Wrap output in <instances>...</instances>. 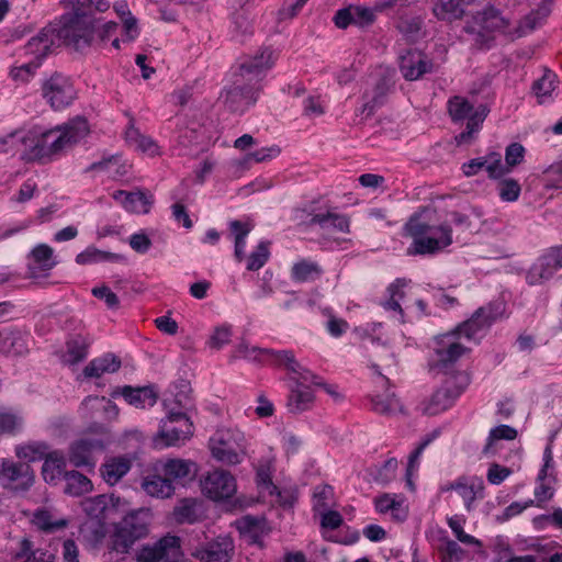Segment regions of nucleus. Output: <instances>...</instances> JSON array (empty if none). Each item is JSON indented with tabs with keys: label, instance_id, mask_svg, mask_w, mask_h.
<instances>
[{
	"label": "nucleus",
	"instance_id": "2",
	"mask_svg": "<svg viewBox=\"0 0 562 562\" xmlns=\"http://www.w3.org/2000/svg\"><path fill=\"white\" fill-rule=\"evenodd\" d=\"M72 13L61 16V25L55 29L57 37L67 46L81 50L91 45L97 31L98 20L94 12H105L110 8L106 0H66Z\"/></svg>",
	"mask_w": 562,
	"mask_h": 562
},
{
	"label": "nucleus",
	"instance_id": "16",
	"mask_svg": "<svg viewBox=\"0 0 562 562\" xmlns=\"http://www.w3.org/2000/svg\"><path fill=\"white\" fill-rule=\"evenodd\" d=\"M483 168H485L491 179H501L509 172V169L504 166L502 156L498 153H491L485 157L474 158L462 165V171L465 177L475 176Z\"/></svg>",
	"mask_w": 562,
	"mask_h": 562
},
{
	"label": "nucleus",
	"instance_id": "56",
	"mask_svg": "<svg viewBox=\"0 0 562 562\" xmlns=\"http://www.w3.org/2000/svg\"><path fill=\"white\" fill-rule=\"evenodd\" d=\"M67 355L69 363L75 364L82 361L88 355V342L82 337H76L67 342Z\"/></svg>",
	"mask_w": 562,
	"mask_h": 562
},
{
	"label": "nucleus",
	"instance_id": "24",
	"mask_svg": "<svg viewBox=\"0 0 562 562\" xmlns=\"http://www.w3.org/2000/svg\"><path fill=\"white\" fill-rule=\"evenodd\" d=\"M371 368L381 376L382 370L392 371L396 367L394 353L384 344L373 342L370 351Z\"/></svg>",
	"mask_w": 562,
	"mask_h": 562
},
{
	"label": "nucleus",
	"instance_id": "64",
	"mask_svg": "<svg viewBox=\"0 0 562 562\" xmlns=\"http://www.w3.org/2000/svg\"><path fill=\"white\" fill-rule=\"evenodd\" d=\"M397 465L398 463L395 458L387 459L378 470L374 480L381 484L390 483L395 477Z\"/></svg>",
	"mask_w": 562,
	"mask_h": 562
},
{
	"label": "nucleus",
	"instance_id": "43",
	"mask_svg": "<svg viewBox=\"0 0 562 562\" xmlns=\"http://www.w3.org/2000/svg\"><path fill=\"white\" fill-rule=\"evenodd\" d=\"M32 522L42 531L55 532L67 527L68 521L64 518H54L50 512L45 509L36 510L33 515Z\"/></svg>",
	"mask_w": 562,
	"mask_h": 562
},
{
	"label": "nucleus",
	"instance_id": "48",
	"mask_svg": "<svg viewBox=\"0 0 562 562\" xmlns=\"http://www.w3.org/2000/svg\"><path fill=\"white\" fill-rule=\"evenodd\" d=\"M22 417L13 411L0 408V436L12 435L21 429Z\"/></svg>",
	"mask_w": 562,
	"mask_h": 562
},
{
	"label": "nucleus",
	"instance_id": "32",
	"mask_svg": "<svg viewBox=\"0 0 562 562\" xmlns=\"http://www.w3.org/2000/svg\"><path fill=\"white\" fill-rule=\"evenodd\" d=\"M272 64V52L269 48H263L254 57L241 63L239 66V72H236L235 76L244 77L245 75L250 74L257 75L263 69L270 68Z\"/></svg>",
	"mask_w": 562,
	"mask_h": 562
},
{
	"label": "nucleus",
	"instance_id": "29",
	"mask_svg": "<svg viewBox=\"0 0 562 562\" xmlns=\"http://www.w3.org/2000/svg\"><path fill=\"white\" fill-rule=\"evenodd\" d=\"M131 469V461L125 457H116L108 460L101 467V475L110 484H116Z\"/></svg>",
	"mask_w": 562,
	"mask_h": 562
},
{
	"label": "nucleus",
	"instance_id": "26",
	"mask_svg": "<svg viewBox=\"0 0 562 562\" xmlns=\"http://www.w3.org/2000/svg\"><path fill=\"white\" fill-rule=\"evenodd\" d=\"M314 401L315 395L310 386L300 387L294 385L288 397L286 408L292 414H300L310 409Z\"/></svg>",
	"mask_w": 562,
	"mask_h": 562
},
{
	"label": "nucleus",
	"instance_id": "27",
	"mask_svg": "<svg viewBox=\"0 0 562 562\" xmlns=\"http://www.w3.org/2000/svg\"><path fill=\"white\" fill-rule=\"evenodd\" d=\"M0 351L12 355H22L26 351L23 334L12 327L0 328Z\"/></svg>",
	"mask_w": 562,
	"mask_h": 562
},
{
	"label": "nucleus",
	"instance_id": "20",
	"mask_svg": "<svg viewBox=\"0 0 562 562\" xmlns=\"http://www.w3.org/2000/svg\"><path fill=\"white\" fill-rule=\"evenodd\" d=\"M236 526L249 543L262 547V539L268 533L265 518L244 516L236 521Z\"/></svg>",
	"mask_w": 562,
	"mask_h": 562
},
{
	"label": "nucleus",
	"instance_id": "57",
	"mask_svg": "<svg viewBox=\"0 0 562 562\" xmlns=\"http://www.w3.org/2000/svg\"><path fill=\"white\" fill-rule=\"evenodd\" d=\"M423 20L418 16L401 18L397 23L398 31L411 41L417 40L422 31Z\"/></svg>",
	"mask_w": 562,
	"mask_h": 562
},
{
	"label": "nucleus",
	"instance_id": "19",
	"mask_svg": "<svg viewBox=\"0 0 562 562\" xmlns=\"http://www.w3.org/2000/svg\"><path fill=\"white\" fill-rule=\"evenodd\" d=\"M5 487L15 492H25L34 483V471L27 463L8 461Z\"/></svg>",
	"mask_w": 562,
	"mask_h": 562
},
{
	"label": "nucleus",
	"instance_id": "33",
	"mask_svg": "<svg viewBox=\"0 0 562 562\" xmlns=\"http://www.w3.org/2000/svg\"><path fill=\"white\" fill-rule=\"evenodd\" d=\"M114 11L120 15L123 23V41L132 42L139 34L137 19L132 15L126 1L122 0L113 5Z\"/></svg>",
	"mask_w": 562,
	"mask_h": 562
},
{
	"label": "nucleus",
	"instance_id": "50",
	"mask_svg": "<svg viewBox=\"0 0 562 562\" xmlns=\"http://www.w3.org/2000/svg\"><path fill=\"white\" fill-rule=\"evenodd\" d=\"M391 82L386 77L381 78L375 85L373 97L363 105V112L368 111L371 114L373 110L384 102V98L391 89Z\"/></svg>",
	"mask_w": 562,
	"mask_h": 562
},
{
	"label": "nucleus",
	"instance_id": "35",
	"mask_svg": "<svg viewBox=\"0 0 562 562\" xmlns=\"http://www.w3.org/2000/svg\"><path fill=\"white\" fill-rule=\"evenodd\" d=\"M376 512L386 514L391 512L392 518L396 521H403L407 517V513L404 509L402 502L392 496L391 494H382L374 499Z\"/></svg>",
	"mask_w": 562,
	"mask_h": 562
},
{
	"label": "nucleus",
	"instance_id": "4",
	"mask_svg": "<svg viewBox=\"0 0 562 562\" xmlns=\"http://www.w3.org/2000/svg\"><path fill=\"white\" fill-rule=\"evenodd\" d=\"M448 111L454 122L468 120L465 131L456 137L458 144H462L472 139L473 134L480 130L486 119L490 109L485 104H480L474 109L465 98L453 97L448 102Z\"/></svg>",
	"mask_w": 562,
	"mask_h": 562
},
{
	"label": "nucleus",
	"instance_id": "7",
	"mask_svg": "<svg viewBox=\"0 0 562 562\" xmlns=\"http://www.w3.org/2000/svg\"><path fill=\"white\" fill-rule=\"evenodd\" d=\"M182 558L180 539L166 536L153 544L144 546L137 553V562H178Z\"/></svg>",
	"mask_w": 562,
	"mask_h": 562
},
{
	"label": "nucleus",
	"instance_id": "61",
	"mask_svg": "<svg viewBox=\"0 0 562 562\" xmlns=\"http://www.w3.org/2000/svg\"><path fill=\"white\" fill-rule=\"evenodd\" d=\"M38 67V61L30 60L24 65L12 67L10 76L14 81L27 82L35 75Z\"/></svg>",
	"mask_w": 562,
	"mask_h": 562
},
{
	"label": "nucleus",
	"instance_id": "41",
	"mask_svg": "<svg viewBox=\"0 0 562 562\" xmlns=\"http://www.w3.org/2000/svg\"><path fill=\"white\" fill-rule=\"evenodd\" d=\"M178 522L193 524L200 518V503L195 498H183L173 509Z\"/></svg>",
	"mask_w": 562,
	"mask_h": 562
},
{
	"label": "nucleus",
	"instance_id": "22",
	"mask_svg": "<svg viewBox=\"0 0 562 562\" xmlns=\"http://www.w3.org/2000/svg\"><path fill=\"white\" fill-rule=\"evenodd\" d=\"M474 21L486 32L497 31L512 34V31L508 29L509 20L503 16L495 8H486L485 10L477 12L474 16Z\"/></svg>",
	"mask_w": 562,
	"mask_h": 562
},
{
	"label": "nucleus",
	"instance_id": "18",
	"mask_svg": "<svg viewBox=\"0 0 562 562\" xmlns=\"http://www.w3.org/2000/svg\"><path fill=\"white\" fill-rule=\"evenodd\" d=\"M442 491H457L464 501L465 509L471 512L475 499L484 497V483L477 477L460 476L454 482L445 485Z\"/></svg>",
	"mask_w": 562,
	"mask_h": 562
},
{
	"label": "nucleus",
	"instance_id": "40",
	"mask_svg": "<svg viewBox=\"0 0 562 562\" xmlns=\"http://www.w3.org/2000/svg\"><path fill=\"white\" fill-rule=\"evenodd\" d=\"M83 512L98 525L105 518L106 512L112 508L109 506V498L106 495H97L94 497L86 498L81 503Z\"/></svg>",
	"mask_w": 562,
	"mask_h": 562
},
{
	"label": "nucleus",
	"instance_id": "12",
	"mask_svg": "<svg viewBox=\"0 0 562 562\" xmlns=\"http://www.w3.org/2000/svg\"><path fill=\"white\" fill-rule=\"evenodd\" d=\"M234 82L225 88L222 98L225 105L232 112H243L246 108L256 101V90L249 85L243 82L241 76H235Z\"/></svg>",
	"mask_w": 562,
	"mask_h": 562
},
{
	"label": "nucleus",
	"instance_id": "59",
	"mask_svg": "<svg viewBox=\"0 0 562 562\" xmlns=\"http://www.w3.org/2000/svg\"><path fill=\"white\" fill-rule=\"evenodd\" d=\"M464 347L458 342H452L447 349L438 351L439 360L438 366L441 368H448L454 363L464 352Z\"/></svg>",
	"mask_w": 562,
	"mask_h": 562
},
{
	"label": "nucleus",
	"instance_id": "8",
	"mask_svg": "<svg viewBox=\"0 0 562 562\" xmlns=\"http://www.w3.org/2000/svg\"><path fill=\"white\" fill-rule=\"evenodd\" d=\"M193 435V424L182 412H169L166 419L161 420V429L158 437L165 446H179Z\"/></svg>",
	"mask_w": 562,
	"mask_h": 562
},
{
	"label": "nucleus",
	"instance_id": "54",
	"mask_svg": "<svg viewBox=\"0 0 562 562\" xmlns=\"http://www.w3.org/2000/svg\"><path fill=\"white\" fill-rule=\"evenodd\" d=\"M557 75L549 69H544L543 76L533 82L532 90L538 98L550 97L555 89Z\"/></svg>",
	"mask_w": 562,
	"mask_h": 562
},
{
	"label": "nucleus",
	"instance_id": "25",
	"mask_svg": "<svg viewBox=\"0 0 562 562\" xmlns=\"http://www.w3.org/2000/svg\"><path fill=\"white\" fill-rule=\"evenodd\" d=\"M121 368V360L113 353L91 360L83 369L86 378H100L104 373H114Z\"/></svg>",
	"mask_w": 562,
	"mask_h": 562
},
{
	"label": "nucleus",
	"instance_id": "53",
	"mask_svg": "<svg viewBox=\"0 0 562 562\" xmlns=\"http://www.w3.org/2000/svg\"><path fill=\"white\" fill-rule=\"evenodd\" d=\"M520 184L512 178L501 179L497 183V192L499 198L505 202H514L520 195Z\"/></svg>",
	"mask_w": 562,
	"mask_h": 562
},
{
	"label": "nucleus",
	"instance_id": "36",
	"mask_svg": "<svg viewBox=\"0 0 562 562\" xmlns=\"http://www.w3.org/2000/svg\"><path fill=\"white\" fill-rule=\"evenodd\" d=\"M64 492L70 496H81L92 490L91 481L78 471L65 472Z\"/></svg>",
	"mask_w": 562,
	"mask_h": 562
},
{
	"label": "nucleus",
	"instance_id": "55",
	"mask_svg": "<svg viewBox=\"0 0 562 562\" xmlns=\"http://www.w3.org/2000/svg\"><path fill=\"white\" fill-rule=\"evenodd\" d=\"M20 557H26V562H54L55 555L48 551H32V542L27 539L21 541Z\"/></svg>",
	"mask_w": 562,
	"mask_h": 562
},
{
	"label": "nucleus",
	"instance_id": "44",
	"mask_svg": "<svg viewBox=\"0 0 562 562\" xmlns=\"http://www.w3.org/2000/svg\"><path fill=\"white\" fill-rule=\"evenodd\" d=\"M432 12L439 20L449 22L463 15V10L456 0H434Z\"/></svg>",
	"mask_w": 562,
	"mask_h": 562
},
{
	"label": "nucleus",
	"instance_id": "47",
	"mask_svg": "<svg viewBox=\"0 0 562 562\" xmlns=\"http://www.w3.org/2000/svg\"><path fill=\"white\" fill-rule=\"evenodd\" d=\"M407 281L405 279H396L387 288L390 299L383 303L385 310L397 311L403 317V310L400 305V300L404 297L403 289L406 286Z\"/></svg>",
	"mask_w": 562,
	"mask_h": 562
},
{
	"label": "nucleus",
	"instance_id": "17",
	"mask_svg": "<svg viewBox=\"0 0 562 562\" xmlns=\"http://www.w3.org/2000/svg\"><path fill=\"white\" fill-rule=\"evenodd\" d=\"M156 471L160 472L173 484V482L194 479L198 473V467L191 460L175 458L158 462Z\"/></svg>",
	"mask_w": 562,
	"mask_h": 562
},
{
	"label": "nucleus",
	"instance_id": "52",
	"mask_svg": "<svg viewBox=\"0 0 562 562\" xmlns=\"http://www.w3.org/2000/svg\"><path fill=\"white\" fill-rule=\"evenodd\" d=\"M263 353L271 356L277 364L283 366L290 373L300 369L301 363L295 359V356L291 350L276 351L272 349H263Z\"/></svg>",
	"mask_w": 562,
	"mask_h": 562
},
{
	"label": "nucleus",
	"instance_id": "21",
	"mask_svg": "<svg viewBox=\"0 0 562 562\" xmlns=\"http://www.w3.org/2000/svg\"><path fill=\"white\" fill-rule=\"evenodd\" d=\"M55 29H43L36 36H33L24 46L25 55L33 56V61L41 64L54 44Z\"/></svg>",
	"mask_w": 562,
	"mask_h": 562
},
{
	"label": "nucleus",
	"instance_id": "13",
	"mask_svg": "<svg viewBox=\"0 0 562 562\" xmlns=\"http://www.w3.org/2000/svg\"><path fill=\"white\" fill-rule=\"evenodd\" d=\"M212 456L220 462L226 464H237L240 462L239 451H243L236 438L229 430L218 431L210 440Z\"/></svg>",
	"mask_w": 562,
	"mask_h": 562
},
{
	"label": "nucleus",
	"instance_id": "51",
	"mask_svg": "<svg viewBox=\"0 0 562 562\" xmlns=\"http://www.w3.org/2000/svg\"><path fill=\"white\" fill-rule=\"evenodd\" d=\"M269 241H260L256 249L250 254L247 260V270L257 271L267 262L270 251H269Z\"/></svg>",
	"mask_w": 562,
	"mask_h": 562
},
{
	"label": "nucleus",
	"instance_id": "14",
	"mask_svg": "<svg viewBox=\"0 0 562 562\" xmlns=\"http://www.w3.org/2000/svg\"><path fill=\"white\" fill-rule=\"evenodd\" d=\"M432 68V61L418 49H407L400 55V70L406 80H417Z\"/></svg>",
	"mask_w": 562,
	"mask_h": 562
},
{
	"label": "nucleus",
	"instance_id": "23",
	"mask_svg": "<svg viewBox=\"0 0 562 562\" xmlns=\"http://www.w3.org/2000/svg\"><path fill=\"white\" fill-rule=\"evenodd\" d=\"M142 488L147 495L157 498H169L175 493V485L160 472L145 476L142 481Z\"/></svg>",
	"mask_w": 562,
	"mask_h": 562
},
{
	"label": "nucleus",
	"instance_id": "3",
	"mask_svg": "<svg viewBox=\"0 0 562 562\" xmlns=\"http://www.w3.org/2000/svg\"><path fill=\"white\" fill-rule=\"evenodd\" d=\"M435 210L424 207L412 215L405 224V232L413 237V250L409 254L431 255L452 244V229L443 223L438 226L431 224V214Z\"/></svg>",
	"mask_w": 562,
	"mask_h": 562
},
{
	"label": "nucleus",
	"instance_id": "62",
	"mask_svg": "<svg viewBox=\"0 0 562 562\" xmlns=\"http://www.w3.org/2000/svg\"><path fill=\"white\" fill-rule=\"evenodd\" d=\"M232 328L231 326H220L214 329L207 340V346L211 349L218 350L231 341Z\"/></svg>",
	"mask_w": 562,
	"mask_h": 562
},
{
	"label": "nucleus",
	"instance_id": "39",
	"mask_svg": "<svg viewBox=\"0 0 562 562\" xmlns=\"http://www.w3.org/2000/svg\"><path fill=\"white\" fill-rule=\"evenodd\" d=\"M125 260V257L120 254H114L110 251H103L95 247H88L82 252L78 254L76 257V262L78 265H88L102 261L109 262H122Z\"/></svg>",
	"mask_w": 562,
	"mask_h": 562
},
{
	"label": "nucleus",
	"instance_id": "45",
	"mask_svg": "<svg viewBox=\"0 0 562 562\" xmlns=\"http://www.w3.org/2000/svg\"><path fill=\"white\" fill-rule=\"evenodd\" d=\"M372 408L374 412L383 415H391L402 411L400 400L394 393L376 394L371 397Z\"/></svg>",
	"mask_w": 562,
	"mask_h": 562
},
{
	"label": "nucleus",
	"instance_id": "46",
	"mask_svg": "<svg viewBox=\"0 0 562 562\" xmlns=\"http://www.w3.org/2000/svg\"><path fill=\"white\" fill-rule=\"evenodd\" d=\"M322 273V269L315 262L302 260L296 262L291 270L292 278L297 282L315 280Z\"/></svg>",
	"mask_w": 562,
	"mask_h": 562
},
{
	"label": "nucleus",
	"instance_id": "9",
	"mask_svg": "<svg viewBox=\"0 0 562 562\" xmlns=\"http://www.w3.org/2000/svg\"><path fill=\"white\" fill-rule=\"evenodd\" d=\"M202 492L214 501H222L232 497L236 492L234 476L225 470L209 472L201 482Z\"/></svg>",
	"mask_w": 562,
	"mask_h": 562
},
{
	"label": "nucleus",
	"instance_id": "42",
	"mask_svg": "<svg viewBox=\"0 0 562 562\" xmlns=\"http://www.w3.org/2000/svg\"><path fill=\"white\" fill-rule=\"evenodd\" d=\"M151 203V196L147 195L142 190L133 192L126 191L125 198L122 201V206L128 212L146 214L149 212Z\"/></svg>",
	"mask_w": 562,
	"mask_h": 562
},
{
	"label": "nucleus",
	"instance_id": "15",
	"mask_svg": "<svg viewBox=\"0 0 562 562\" xmlns=\"http://www.w3.org/2000/svg\"><path fill=\"white\" fill-rule=\"evenodd\" d=\"M147 535V525L135 515L126 516L114 540V548L117 551L126 552L132 544Z\"/></svg>",
	"mask_w": 562,
	"mask_h": 562
},
{
	"label": "nucleus",
	"instance_id": "30",
	"mask_svg": "<svg viewBox=\"0 0 562 562\" xmlns=\"http://www.w3.org/2000/svg\"><path fill=\"white\" fill-rule=\"evenodd\" d=\"M66 461L63 453L58 451H52L45 457V461L42 467V474L47 483H55L61 476L65 475Z\"/></svg>",
	"mask_w": 562,
	"mask_h": 562
},
{
	"label": "nucleus",
	"instance_id": "1",
	"mask_svg": "<svg viewBox=\"0 0 562 562\" xmlns=\"http://www.w3.org/2000/svg\"><path fill=\"white\" fill-rule=\"evenodd\" d=\"M89 133V125L85 117L78 116L67 123L37 133H10L3 144L16 142L23 146L22 159L25 161L49 162L66 150L72 148Z\"/></svg>",
	"mask_w": 562,
	"mask_h": 562
},
{
	"label": "nucleus",
	"instance_id": "6",
	"mask_svg": "<svg viewBox=\"0 0 562 562\" xmlns=\"http://www.w3.org/2000/svg\"><path fill=\"white\" fill-rule=\"evenodd\" d=\"M454 379L458 385H453L451 381H447L427 402L423 403L422 411L425 415L434 416L448 409L470 382V378L465 373H459Z\"/></svg>",
	"mask_w": 562,
	"mask_h": 562
},
{
	"label": "nucleus",
	"instance_id": "60",
	"mask_svg": "<svg viewBox=\"0 0 562 562\" xmlns=\"http://www.w3.org/2000/svg\"><path fill=\"white\" fill-rule=\"evenodd\" d=\"M517 437V430L508 425H499L493 429H491L487 443L484 448V452L486 453L494 441L496 440H514Z\"/></svg>",
	"mask_w": 562,
	"mask_h": 562
},
{
	"label": "nucleus",
	"instance_id": "31",
	"mask_svg": "<svg viewBox=\"0 0 562 562\" xmlns=\"http://www.w3.org/2000/svg\"><path fill=\"white\" fill-rule=\"evenodd\" d=\"M550 8L544 2L538 7L537 10L531 11L529 14L524 16L518 26L512 31V35L516 37H521L533 30L537 29L538 25L549 15Z\"/></svg>",
	"mask_w": 562,
	"mask_h": 562
},
{
	"label": "nucleus",
	"instance_id": "38",
	"mask_svg": "<svg viewBox=\"0 0 562 562\" xmlns=\"http://www.w3.org/2000/svg\"><path fill=\"white\" fill-rule=\"evenodd\" d=\"M491 324L492 318L484 307H480L470 319L458 327V331L467 338H472L477 331L488 327Z\"/></svg>",
	"mask_w": 562,
	"mask_h": 562
},
{
	"label": "nucleus",
	"instance_id": "10",
	"mask_svg": "<svg viewBox=\"0 0 562 562\" xmlns=\"http://www.w3.org/2000/svg\"><path fill=\"white\" fill-rule=\"evenodd\" d=\"M104 451V443L97 438H82L74 441L69 447L68 459L69 462L76 467H90L95 465V456Z\"/></svg>",
	"mask_w": 562,
	"mask_h": 562
},
{
	"label": "nucleus",
	"instance_id": "28",
	"mask_svg": "<svg viewBox=\"0 0 562 562\" xmlns=\"http://www.w3.org/2000/svg\"><path fill=\"white\" fill-rule=\"evenodd\" d=\"M317 224L326 232H349V220L340 214L327 212L326 214H315L312 216L307 225Z\"/></svg>",
	"mask_w": 562,
	"mask_h": 562
},
{
	"label": "nucleus",
	"instance_id": "34",
	"mask_svg": "<svg viewBox=\"0 0 562 562\" xmlns=\"http://www.w3.org/2000/svg\"><path fill=\"white\" fill-rule=\"evenodd\" d=\"M557 270L558 268L553 267V259H549L548 252H544L529 269L527 281L529 284H540L550 279Z\"/></svg>",
	"mask_w": 562,
	"mask_h": 562
},
{
	"label": "nucleus",
	"instance_id": "58",
	"mask_svg": "<svg viewBox=\"0 0 562 562\" xmlns=\"http://www.w3.org/2000/svg\"><path fill=\"white\" fill-rule=\"evenodd\" d=\"M199 134L193 128H184L178 136V146L183 150V154H192L194 149L201 151L202 148H198Z\"/></svg>",
	"mask_w": 562,
	"mask_h": 562
},
{
	"label": "nucleus",
	"instance_id": "11",
	"mask_svg": "<svg viewBox=\"0 0 562 562\" xmlns=\"http://www.w3.org/2000/svg\"><path fill=\"white\" fill-rule=\"evenodd\" d=\"M234 554V542L228 536H218L204 546H199L192 555L200 562H229Z\"/></svg>",
	"mask_w": 562,
	"mask_h": 562
},
{
	"label": "nucleus",
	"instance_id": "63",
	"mask_svg": "<svg viewBox=\"0 0 562 562\" xmlns=\"http://www.w3.org/2000/svg\"><path fill=\"white\" fill-rule=\"evenodd\" d=\"M461 522H462V520L458 516L448 518V525L452 529L456 538L460 542L480 547L482 544L481 541L479 539L474 538L473 536L465 533L462 528Z\"/></svg>",
	"mask_w": 562,
	"mask_h": 562
},
{
	"label": "nucleus",
	"instance_id": "37",
	"mask_svg": "<svg viewBox=\"0 0 562 562\" xmlns=\"http://www.w3.org/2000/svg\"><path fill=\"white\" fill-rule=\"evenodd\" d=\"M123 397L136 407L153 406L157 401V395L150 387L133 389L132 386H124L121 391Z\"/></svg>",
	"mask_w": 562,
	"mask_h": 562
},
{
	"label": "nucleus",
	"instance_id": "5",
	"mask_svg": "<svg viewBox=\"0 0 562 562\" xmlns=\"http://www.w3.org/2000/svg\"><path fill=\"white\" fill-rule=\"evenodd\" d=\"M41 91L43 99L55 111L69 106L77 98L72 80L57 71L42 82Z\"/></svg>",
	"mask_w": 562,
	"mask_h": 562
},
{
	"label": "nucleus",
	"instance_id": "49",
	"mask_svg": "<svg viewBox=\"0 0 562 562\" xmlns=\"http://www.w3.org/2000/svg\"><path fill=\"white\" fill-rule=\"evenodd\" d=\"M48 453V447L43 442H32L16 448V456L30 462L45 459Z\"/></svg>",
	"mask_w": 562,
	"mask_h": 562
}]
</instances>
